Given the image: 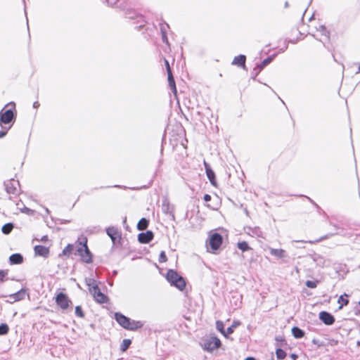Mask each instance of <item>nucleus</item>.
<instances>
[{"mask_svg":"<svg viewBox=\"0 0 360 360\" xmlns=\"http://www.w3.org/2000/svg\"><path fill=\"white\" fill-rule=\"evenodd\" d=\"M88 285L89 292L92 295L96 302L101 304L108 302V297L101 291L98 285L96 284L94 281H93L92 283H89Z\"/></svg>","mask_w":360,"mask_h":360,"instance_id":"5","label":"nucleus"},{"mask_svg":"<svg viewBox=\"0 0 360 360\" xmlns=\"http://www.w3.org/2000/svg\"><path fill=\"white\" fill-rule=\"evenodd\" d=\"M39 106H40V103H39V101H35V102H34V103H33V107H34V108H38Z\"/></svg>","mask_w":360,"mask_h":360,"instance_id":"39","label":"nucleus"},{"mask_svg":"<svg viewBox=\"0 0 360 360\" xmlns=\"http://www.w3.org/2000/svg\"><path fill=\"white\" fill-rule=\"evenodd\" d=\"M162 39L163 41H165L166 44L168 43L167 37H166L165 32L163 30V29H162Z\"/></svg>","mask_w":360,"mask_h":360,"instance_id":"36","label":"nucleus"},{"mask_svg":"<svg viewBox=\"0 0 360 360\" xmlns=\"http://www.w3.org/2000/svg\"><path fill=\"white\" fill-rule=\"evenodd\" d=\"M240 325V322L239 321H234L233 324L226 329V337L229 335L232 334L234 331V329Z\"/></svg>","mask_w":360,"mask_h":360,"instance_id":"23","label":"nucleus"},{"mask_svg":"<svg viewBox=\"0 0 360 360\" xmlns=\"http://www.w3.org/2000/svg\"><path fill=\"white\" fill-rule=\"evenodd\" d=\"M291 356H292V358H293L294 360H295L297 358V356L295 354H292Z\"/></svg>","mask_w":360,"mask_h":360,"instance_id":"42","label":"nucleus"},{"mask_svg":"<svg viewBox=\"0 0 360 360\" xmlns=\"http://www.w3.org/2000/svg\"><path fill=\"white\" fill-rule=\"evenodd\" d=\"M359 71H360V65H359Z\"/></svg>","mask_w":360,"mask_h":360,"instance_id":"43","label":"nucleus"},{"mask_svg":"<svg viewBox=\"0 0 360 360\" xmlns=\"http://www.w3.org/2000/svg\"><path fill=\"white\" fill-rule=\"evenodd\" d=\"M148 226V220H147L146 218H141L137 224V229L140 231H143L147 229Z\"/></svg>","mask_w":360,"mask_h":360,"instance_id":"19","label":"nucleus"},{"mask_svg":"<svg viewBox=\"0 0 360 360\" xmlns=\"http://www.w3.org/2000/svg\"><path fill=\"white\" fill-rule=\"evenodd\" d=\"M77 252L83 262L89 264L92 262V255L87 246V238L86 237L77 242Z\"/></svg>","mask_w":360,"mask_h":360,"instance_id":"3","label":"nucleus"},{"mask_svg":"<svg viewBox=\"0 0 360 360\" xmlns=\"http://www.w3.org/2000/svg\"><path fill=\"white\" fill-rule=\"evenodd\" d=\"M276 357L278 359H284L286 356V353L281 349H277L276 352Z\"/></svg>","mask_w":360,"mask_h":360,"instance_id":"31","label":"nucleus"},{"mask_svg":"<svg viewBox=\"0 0 360 360\" xmlns=\"http://www.w3.org/2000/svg\"><path fill=\"white\" fill-rule=\"evenodd\" d=\"M75 315L81 319L84 318V313L81 306H77L75 310Z\"/></svg>","mask_w":360,"mask_h":360,"instance_id":"29","label":"nucleus"},{"mask_svg":"<svg viewBox=\"0 0 360 360\" xmlns=\"http://www.w3.org/2000/svg\"><path fill=\"white\" fill-rule=\"evenodd\" d=\"M347 297L348 295L347 294H344L339 297L338 300V302L340 304L339 309H342L344 306L347 305L349 302Z\"/></svg>","mask_w":360,"mask_h":360,"instance_id":"20","label":"nucleus"},{"mask_svg":"<svg viewBox=\"0 0 360 360\" xmlns=\"http://www.w3.org/2000/svg\"><path fill=\"white\" fill-rule=\"evenodd\" d=\"M221 346V341L219 339L215 337L207 339L203 345L204 349L212 352L215 349L219 348Z\"/></svg>","mask_w":360,"mask_h":360,"instance_id":"8","label":"nucleus"},{"mask_svg":"<svg viewBox=\"0 0 360 360\" xmlns=\"http://www.w3.org/2000/svg\"><path fill=\"white\" fill-rule=\"evenodd\" d=\"M165 65L167 69V79L169 82V86H170L171 89L174 91V93L176 92L175 82L169 67V62L167 60H165Z\"/></svg>","mask_w":360,"mask_h":360,"instance_id":"9","label":"nucleus"},{"mask_svg":"<svg viewBox=\"0 0 360 360\" xmlns=\"http://www.w3.org/2000/svg\"><path fill=\"white\" fill-rule=\"evenodd\" d=\"M245 56L243 55H240L238 56L235 57L233 59L232 63L233 65H236L238 66L245 67Z\"/></svg>","mask_w":360,"mask_h":360,"instance_id":"18","label":"nucleus"},{"mask_svg":"<svg viewBox=\"0 0 360 360\" xmlns=\"http://www.w3.org/2000/svg\"><path fill=\"white\" fill-rule=\"evenodd\" d=\"M34 252L36 255L38 256H42L44 257H47L49 255V249L47 247H45L44 245H36L34 246Z\"/></svg>","mask_w":360,"mask_h":360,"instance_id":"13","label":"nucleus"},{"mask_svg":"<svg viewBox=\"0 0 360 360\" xmlns=\"http://www.w3.org/2000/svg\"><path fill=\"white\" fill-rule=\"evenodd\" d=\"M153 233L150 231L141 233L138 235V240L139 243L146 244L148 243L153 238Z\"/></svg>","mask_w":360,"mask_h":360,"instance_id":"10","label":"nucleus"},{"mask_svg":"<svg viewBox=\"0 0 360 360\" xmlns=\"http://www.w3.org/2000/svg\"><path fill=\"white\" fill-rule=\"evenodd\" d=\"M56 304L62 309V310H66L72 305V301L68 297V296L63 293V292H59L56 295Z\"/></svg>","mask_w":360,"mask_h":360,"instance_id":"7","label":"nucleus"},{"mask_svg":"<svg viewBox=\"0 0 360 360\" xmlns=\"http://www.w3.org/2000/svg\"><path fill=\"white\" fill-rule=\"evenodd\" d=\"M270 253L278 258H283L285 257V251L283 249L270 248Z\"/></svg>","mask_w":360,"mask_h":360,"instance_id":"17","label":"nucleus"},{"mask_svg":"<svg viewBox=\"0 0 360 360\" xmlns=\"http://www.w3.org/2000/svg\"><path fill=\"white\" fill-rule=\"evenodd\" d=\"M204 200H205V201L208 202L211 200V196L208 194H205L204 195Z\"/></svg>","mask_w":360,"mask_h":360,"instance_id":"37","label":"nucleus"},{"mask_svg":"<svg viewBox=\"0 0 360 360\" xmlns=\"http://www.w3.org/2000/svg\"><path fill=\"white\" fill-rule=\"evenodd\" d=\"M326 238H328V236H325L321 238L320 239L317 240L316 242H319V241H321L323 239H326Z\"/></svg>","mask_w":360,"mask_h":360,"instance_id":"40","label":"nucleus"},{"mask_svg":"<svg viewBox=\"0 0 360 360\" xmlns=\"http://www.w3.org/2000/svg\"><path fill=\"white\" fill-rule=\"evenodd\" d=\"M166 279L171 285L175 286L180 290H183L186 287V282L183 277L179 276L175 271L169 270L165 276Z\"/></svg>","mask_w":360,"mask_h":360,"instance_id":"4","label":"nucleus"},{"mask_svg":"<svg viewBox=\"0 0 360 360\" xmlns=\"http://www.w3.org/2000/svg\"><path fill=\"white\" fill-rule=\"evenodd\" d=\"M26 295V290L21 289L15 293L9 295V298L12 300L11 302H18L25 299Z\"/></svg>","mask_w":360,"mask_h":360,"instance_id":"12","label":"nucleus"},{"mask_svg":"<svg viewBox=\"0 0 360 360\" xmlns=\"http://www.w3.org/2000/svg\"><path fill=\"white\" fill-rule=\"evenodd\" d=\"M245 360H255L253 357H248Z\"/></svg>","mask_w":360,"mask_h":360,"instance_id":"41","label":"nucleus"},{"mask_svg":"<svg viewBox=\"0 0 360 360\" xmlns=\"http://www.w3.org/2000/svg\"><path fill=\"white\" fill-rule=\"evenodd\" d=\"M74 250V245L72 244L67 245L62 252V255L64 256H70Z\"/></svg>","mask_w":360,"mask_h":360,"instance_id":"22","label":"nucleus"},{"mask_svg":"<svg viewBox=\"0 0 360 360\" xmlns=\"http://www.w3.org/2000/svg\"><path fill=\"white\" fill-rule=\"evenodd\" d=\"M13 229V225L11 223H8L4 224L2 228L1 231L4 234H9Z\"/></svg>","mask_w":360,"mask_h":360,"instance_id":"24","label":"nucleus"},{"mask_svg":"<svg viewBox=\"0 0 360 360\" xmlns=\"http://www.w3.org/2000/svg\"><path fill=\"white\" fill-rule=\"evenodd\" d=\"M9 331V327L6 323H1L0 325V335H6Z\"/></svg>","mask_w":360,"mask_h":360,"instance_id":"30","label":"nucleus"},{"mask_svg":"<svg viewBox=\"0 0 360 360\" xmlns=\"http://www.w3.org/2000/svg\"><path fill=\"white\" fill-rule=\"evenodd\" d=\"M292 333L295 338H301L304 335V331L297 327H293L292 328Z\"/></svg>","mask_w":360,"mask_h":360,"instance_id":"21","label":"nucleus"},{"mask_svg":"<svg viewBox=\"0 0 360 360\" xmlns=\"http://www.w3.org/2000/svg\"><path fill=\"white\" fill-rule=\"evenodd\" d=\"M319 319L326 325H332L335 322V318L333 317V316L326 311L320 312Z\"/></svg>","mask_w":360,"mask_h":360,"instance_id":"11","label":"nucleus"},{"mask_svg":"<svg viewBox=\"0 0 360 360\" xmlns=\"http://www.w3.org/2000/svg\"><path fill=\"white\" fill-rule=\"evenodd\" d=\"M7 275V270H0V283H3L6 280Z\"/></svg>","mask_w":360,"mask_h":360,"instance_id":"32","label":"nucleus"},{"mask_svg":"<svg viewBox=\"0 0 360 360\" xmlns=\"http://www.w3.org/2000/svg\"><path fill=\"white\" fill-rule=\"evenodd\" d=\"M107 233L110 238L114 241L116 238L115 236L117 234V230L113 227L107 229Z\"/></svg>","mask_w":360,"mask_h":360,"instance_id":"26","label":"nucleus"},{"mask_svg":"<svg viewBox=\"0 0 360 360\" xmlns=\"http://www.w3.org/2000/svg\"><path fill=\"white\" fill-rule=\"evenodd\" d=\"M105 1H106V3L108 5L111 6L115 5L117 1V0H105Z\"/></svg>","mask_w":360,"mask_h":360,"instance_id":"35","label":"nucleus"},{"mask_svg":"<svg viewBox=\"0 0 360 360\" xmlns=\"http://www.w3.org/2000/svg\"><path fill=\"white\" fill-rule=\"evenodd\" d=\"M162 210L164 213L168 214L172 219H174L173 206L171 205L169 201L166 199L162 201Z\"/></svg>","mask_w":360,"mask_h":360,"instance_id":"15","label":"nucleus"},{"mask_svg":"<svg viewBox=\"0 0 360 360\" xmlns=\"http://www.w3.org/2000/svg\"><path fill=\"white\" fill-rule=\"evenodd\" d=\"M15 103L10 102L7 103L3 109L0 111V125L1 129L0 130V139L6 135L8 131L12 126V122L15 120Z\"/></svg>","mask_w":360,"mask_h":360,"instance_id":"1","label":"nucleus"},{"mask_svg":"<svg viewBox=\"0 0 360 360\" xmlns=\"http://www.w3.org/2000/svg\"><path fill=\"white\" fill-rule=\"evenodd\" d=\"M271 58H267V59L264 60L263 61V63H263V67L266 65L267 64H269L271 62Z\"/></svg>","mask_w":360,"mask_h":360,"instance_id":"38","label":"nucleus"},{"mask_svg":"<svg viewBox=\"0 0 360 360\" xmlns=\"http://www.w3.org/2000/svg\"><path fill=\"white\" fill-rule=\"evenodd\" d=\"M160 262H165L167 260V257L165 255V252H162L160 255Z\"/></svg>","mask_w":360,"mask_h":360,"instance_id":"34","label":"nucleus"},{"mask_svg":"<svg viewBox=\"0 0 360 360\" xmlns=\"http://www.w3.org/2000/svg\"><path fill=\"white\" fill-rule=\"evenodd\" d=\"M217 329L221 332L225 337H226V330H224V323L222 321H217L216 322Z\"/></svg>","mask_w":360,"mask_h":360,"instance_id":"25","label":"nucleus"},{"mask_svg":"<svg viewBox=\"0 0 360 360\" xmlns=\"http://www.w3.org/2000/svg\"><path fill=\"white\" fill-rule=\"evenodd\" d=\"M23 257L20 253L13 254L9 257L11 264H20L23 262Z\"/></svg>","mask_w":360,"mask_h":360,"instance_id":"16","label":"nucleus"},{"mask_svg":"<svg viewBox=\"0 0 360 360\" xmlns=\"http://www.w3.org/2000/svg\"><path fill=\"white\" fill-rule=\"evenodd\" d=\"M238 248L241 250L243 252L249 250L250 248L245 241L240 242L237 245Z\"/></svg>","mask_w":360,"mask_h":360,"instance_id":"28","label":"nucleus"},{"mask_svg":"<svg viewBox=\"0 0 360 360\" xmlns=\"http://www.w3.org/2000/svg\"><path fill=\"white\" fill-rule=\"evenodd\" d=\"M222 243V237L217 233H212L210 236L209 240L207 242V249L209 252H214L219 248Z\"/></svg>","mask_w":360,"mask_h":360,"instance_id":"6","label":"nucleus"},{"mask_svg":"<svg viewBox=\"0 0 360 360\" xmlns=\"http://www.w3.org/2000/svg\"><path fill=\"white\" fill-rule=\"evenodd\" d=\"M306 285L311 288H314L316 287V284L314 282L311 281H307L306 282Z\"/></svg>","mask_w":360,"mask_h":360,"instance_id":"33","label":"nucleus"},{"mask_svg":"<svg viewBox=\"0 0 360 360\" xmlns=\"http://www.w3.org/2000/svg\"><path fill=\"white\" fill-rule=\"evenodd\" d=\"M203 164H204V166H205V171H206V174H207V178L210 181L211 184L212 185L215 186L216 185V181H215V174H214V172L212 170V169L210 168L209 164L205 160H204Z\"/></svg>","mask_w":360,"mask_h":360,"instance_id":"14","label":"nucleus"},{"mask_svg":"<svg viewBox=\"0 0 360 360\" xmlns=\"http://www.w3.org/2000/svg\"><path fill=\"white\" fill-rule=\"evenodd\" d=\"M131 342L129 339H124L122 341L120 349L122 352L126 351L130 346Z\"/></svg>","mask_w":360,"mask_h":360,"instance_id":"27","label":"nucleus"},{"mask_svg":"<svg viewBox=\"0 0 360 360\" xmlns=\"http://www.w3.org/2000/svg\"><path fill=\"white\" fill-rule=\"evenodd\" d=\"M115 319L121 326L127 330H136L143 326L141 321L131 320L121 313H115Z\"/></svg>","mask_w":360,"mask_h":360,"instance_id":"2","label":"nucleus"}]
</instances>
